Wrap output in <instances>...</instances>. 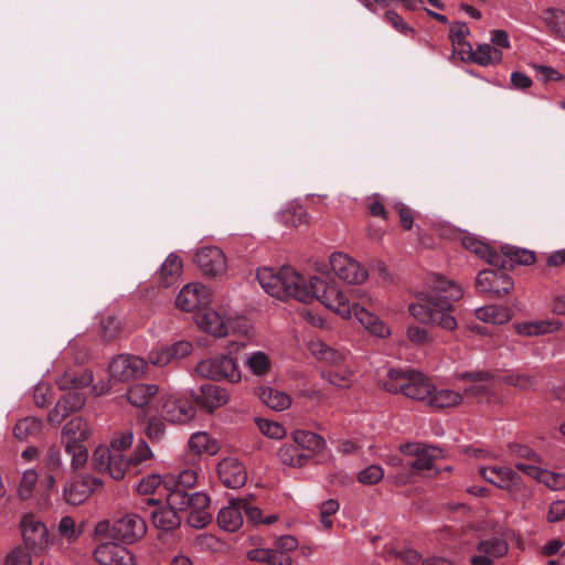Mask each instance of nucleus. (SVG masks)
<instances>
[{
    "label": "nucleus",
    "mask_w": 565,
    "mask_h": 565,
    "mask_svg": "<svg viewBox=\"0 0 565 565\" xmlns=\"http://www.w3.org/2000/svg\"><path fill=\"white\" fill-rule=\"evenodd\" d=\"M94 380L92 371H83L81 374L65 372L58 380L57 385L63 391H75L88 386Z\"/></svg>",
    "instance_id": "nucleus-42"
},
{
    "label": "nucleus",
    "mask_w": 565,
    "mask_h": 565,
    "mask_svg": "<svg viewBox=\"0 0 565 565\" xmlns=\"http://www.w3.org/2000/svg\"><path fill=\"white\" fill-rule=\"evenodd\" d=\"M211 302L210 289L205 286L191 282L185 285L179 292L175 305L179 309L186 312L195 310L201 311Z\"/></svg>",
    "instance_id": "nucleus-12"
},
{
    "label": "nucleus",
    "mask_w": 565,
    "mask_h": 565,
    "mask_svg": "<svg viewBox=\"0 0 565 565\" xmlns=\"http://www.w3.org/2000/svg\"><path fill=\"white\" fill-rule=\"evenodd\" d=\"M277 455L281 463L294 468L305 466L310 459V456L305 454L296 444L282 445Z\"/></svg>",
    "instance_id": "nucleus-41"
},
{
    "label": "nucleus",
    "mask_w": 565,
    "mask_h": 565,
    "mask_svg": "<svg viewBox=\"0 0 565 565\" xmlns=\"http://www.w3.org/2000/svg\"><path fill=\"white\" fill-rule=\"evenodd\" d=\"M463 296L462 288L452 280L437 276L430 282L429 290L419 291L417 301L408 306L412 317L422 323L437 326L447 331H454L458 322L454 317V302Z\"/></svg>",
    "instance_id": "nucleus-1"
},
{
    "label": "nucleus",
    "mask_w": 565,
    "mask_h": 565,
    "mask_svg": "<svg viewBox=\"0 0 565 565\" xmlns=\"http://www.w3.org/2000/svg\"><path fill=\"white\" fill-rule=\"evenodd\" d=\"M480 292L492 294L498 297L508 295L514 286L513 279L502 270H481L476 279Z\"/></svg>",
    "instance_id": "nucleus-11"
},
{
    "label": "nucleus",
    "mask_w": 565,
    "mask_h": 565,
    "mask_svg": "<svg viewBox=\"0 0 565 565\" xmlns=\"http://www.w3.org/2000/svg\"><path fill=\"white\" fill-rule=\"evenodd\" d=\"M307 290L309 302L317 299L343 318L354 316L366 330L376 337L386 338L391 334L390 328L382 320L360 305L351 303L348 296L335 285H329L323 279L312 276L308 280Z\"/></svg>",
    "instance_id": "nucleus-2"
},
{
    "label": "nucleus",
    "mask_w": 565,
    "mask_h": 565,
    "mask_svg": "<svg viewBox=\"0 0 565 565\" xmlns=\"http://www.w3.org/2000/svg\"><path fill=\"white\" fill-rule=\"evenodd\" d=\"M195 321L203 331L215 337L222 338L227 335V320L207 306L198 312Z\"/></svg>",
    "instance_id": "nucleus-22"
},
{
    "label": "nucleus",
    "mask_w": 565,
    "mask_h": 565,
    "mask_svg": "<svg viewBox=\"0 0 565 565\" xmlns=\"http://www.w3.org/2000/svg\"><path fill=\"white\" fill-rule=\"evenodd\" d=\"M244 499H232L230 504L220 510L217 522L220 526L228 532H235L243 525Z\"/></svg>",
    "instance_id": "nucleus-24"
},
{
    "label": "nucleus",
    "mask_w": 565,
    "mask_h": 565,
    "mask_svg": "<svg viewBox=\"0 0 565 565\" xmlns=\"http://www.w3.org/2000/svg\"><path fill=\"white\" fill-rule=\"evenodd\" d=\"M195 408L191 401L177 395L162 397L161 414L168 422L175 424L189 423L195 416Z\"/></svg>",
    "instance_id": "nucleus-13"
},
{
    "label": "nucleus",
    "mask_w": 565,
    "mask_h": 565,
    "mask_svg": "<svg viewBox=\"0 0 565 565\" xmlns=\"http://www.w3.org/2000/svg\"><path fill=\"white\" fill-rule=\"evenodd\" d=\"M469 50L471 51L470 58L481 66L499 64L503 58V54L499 49L487 43L477 45L475 51L469 45Z\"/></svg>",
    "instance_id": "nucleus-34"
},
{
    "label": "nucleus",
    "mask_w": 565,
    "mask_h": 565,
    "mask_svg": "<svg viewBox=\"0 0 565 565\" xmlns=\"http://www.w3.org/2000/svg\"><path fill=\"white\" fill-rule=\"evenodd\" d=\"M20 526L26 548L43 551L47 546V530L40 520L26 514L21 519Z\"/></svg>",
    "instance_id": "nucleus-17"
},
{
    "label": "nucleus",
    "mask_w": 565,
    "mask_h": 565,
    "mask_svg": "<svg viewBox=\"0 0 565 565\" xmlns=\"http://www.w3.org/2000/svg\"><path fill=\"white\" fill-rule=\"evenodd\" d=\"M321 376L332 385L340 388H349L353 384V371L348 363L334 369L324 367L321 370Z\"/></svg>",
    "instance_id": "nucleus-35"
},
{
    "label": "nucleus",
    "mask_w": 565,
    "mask_h": 565,
    "mask_svg": "<svg viewBox=\"0 0 565 565\" xmlns=\"http://www.w3.org/2000/svg\"><path fill=\"white\" fill-rule=\"evenodd\" d=\"M399 448L402 452L416 458L411 467L418 471L433 469L435 461L444 457L440 448L426 444H405L401 445Z\"/></svg>",
    "instance_id": "nucleus-18"
},
{
    "label": "nucleus",
    "mask_w": 565,
    "mask_h": 565,
    "mask_svg": "<svg viewBox=\"0 0 565 565\" xmlns=\"http://www.w3.org/2000/svg\"><path fill=\"white\" fill-rule=\"evenodd\" d=\"M406 337L411 343L416 345H424L433 341L428 330L418 326H408Z\"/></svg>",
    "instance_id": "nucleus-56"
},
{
    "label": "nucleus",
    "mask_w": 565,
    "mask_h": 565,
    "mask_svg": "<svg viewBox=\"0 0 565 565\" xmlns=\"http://www.w3.org/2000/svg\"><path fill=\"white\" fill-rule=\"evenodd\" d=\"M292 440L300 449L310 450L312 452H320L326 447L323 437L309 430H295L292 433Z\"/></svg>",
    "instance_id": "nucleus-39"
},
{
    "label": "nucleus",
    "mask_w": 565,
    "mask_h": 565,
    "mask_svg": "<svg viewBox=\"0 0 565 565\" xmlns=\"http://www.w3.org/2000/svg\"><path fill=\"white\" fill-rule=\"evenodd\" d=\"M57 530L60 535L68 543L77 541L82 534V529L76 526L75 520L70 515L61 519Z\"/></svg>",
    "instance_id": "nucleus-48"
},
{
    "label": "nucleus",
    "mask_w": 565,
    "mask_h": 565,
    "mask_svg": "<svg viewBox=\"0 0 565 565\" xmlns=\"http://www.w3.org/2000/svg\"><path fill=\"white\" fill-rule=\"evenodd\" d=\"M561 328L562 322L556 319L522 322L515 324L516 332L526 337H537L553 333L558 331Z\"/></svg>",
    "instance_id": "nucleus-30"
},
{
    "label": "nucleus",
    "mask_w": 565,
    "mask_h": 565,
    "mask_svg": "<svg viewBox=\"0 0 565 565\" xmlns=\"http://www.w3.org/2000/svg\"><path fill=\"white\" fill-rule=\"evenodd\" d=\"M92 434L89 424L82 417L67 422L62 428L61 440L65 451L72 456V467L77 470L83 468L88 459V449L84 443Z\"/></svg>",
    "instance_id": "nucleus-6"
},
{
    "label": "nucleus",
    "mask_w": 565,
    "mask_h": 565,
    "mask_svg": "<svg viewBox=\"0 0 565 565\" xmlns=\"http://www.w3.org/2000/svg\"><path fill=\"white\" fill-rule=\"evenodd\" d=\"M460 377L469 379L472 382V385L466 388V394L468 395L482 396L492 388V376L488 372H466Z\"/></svg>",
    "instance_id": "nucleus-36"
},
{
    "label": "nucleus",
    "mask_w": 565,
    "mask_h": 565,
    "mask_svg": "<svg viewBox=\"0 0 565 565\" xmlns=\"http://www.w3.org/2000/svg\"><path fill=\"white\" fill-rule=\"evenodd\" d=\"M565 519V501L556 500L550 504L547 521L551 523L559 522Z\"/></svg>",
    "instance_id": "nucleus-64"
},
{
    "label": "nucleus",
    "mask_w": 565,
    "mask_h": 565,
    "mask_svg": "<svg viewBox=\"0 0 565 565\" xmlns=\"http://www.w3.org/2000/svg\"><path fill=\"white\" fill-rule=\"evenodd\" d=\"M195 373L202 377L237 383L242 379L236 360L226 354L209 358L200 361L195 366Z\"/></svg>",
    "instance_id": "nucleus-9"
},
{
    "label": "nucleus",
    "mask_w": 565,
    "mask_h": 565,
    "mask_svg": "<svg viewBox=\"0 0 565 565\" xmlns=\"http://www.w3.org/2000/svg\"><path fill=\"white\" fill-rule=\"evenodd\" d=\"M257 425L259 430L269 438L280 439L286 435V429L277 422L258 419Z\"/></svg>",
    "instance_id": "nucleus-54"
},
{
    "label": "nucleus",
    "mask_w": 565,
    "mask_h": 565,
    "mask_svg": "<svg viewBox=\"0 0 565 565\" xmlns=\"http://www.w3.org/2000/svg\"><path fill=\"white\" fill-rule=\"evenodd\" d=\"M102 486L103 481L100 479L86 475L67 482L64 487L63 497L68 504L78 505Z\"/></svg>",
    "instance_id": "nucleus-16"
},
{
    "label": "nucleus",
    "mask_w": 565,
    "mask_h": 565,
    "mask_svg": "<svg viewBox=\"0 0 565 565\" xmlns=\"http://www.w3.org/2000/svg\"><path fill=\"white\" fill-rule=\"evenodd\" d=\"M179 508L171 507H159L151 513L152 524L162 531H172L180 526L181 518L178 513Z\"/></svg>",
    "instance_id": "nucleus-29"
},
{
    "label": "nucleus",
    "mask_w": 565,
    "mask_h": 565,
    "mask_svg": "<svg viewBox=\"0 0 565 565\" xmlns=\"http://www.w3.org/2000/svg\"><path fill=\"white\" fill-rule=\"evenodd\" d=\"M258 398L269 408L280 412L290 406V397L282 392L267 386H260L256 390Z\"/></svg>",
    "instance_id": "nucleus-31"
},
{
    "label": "nucleus",
    "mask_w": 565,
    "mask_h": 565,
    "mask_svg": "<svg viewBox=\"0 0 565 565\" xmlns=\"http://www.w3.org/2000/svg\"><path fill=\"white\" fill-rule=\"evenodd\" d=\"M38 481V473L33 469L25 470L18 488L19 497L26 500L32 497L34 486Z\"/></svg>",
    "instance_id": "nucleus-51"
},
{
    "label": "nucleus",
    "mask_w": 565,
    "mask_h": 565,
    "mask_svg": "<svg viewBox=\"0 0 565 565\" xmlns=\"http://www.w3.org/2000/svg\"><path fill=\"white\" fill-rule=\"evenodd\" d=\"M279 221L292 227H300L302 225L309 224V215L303 206L289 203L284 210H281L278 214Z\"/></svg>",
    "instance_id": "nucleus-38"
},
{
    "label": "nucleus",
    "mask_w": 565,
    "mask_h": 565,
    "mask_svg": "<svg viewBox=\"0 0 565 565\" xmlns=\"http://www.w3.org/2000/svg\"><path fill=\"white\" fill-rule=\"evenodd\" d=\"M147 362L137 355L118 354L111 359L108 364V381L99 382L93 386L96 395H103L110 391V384L128 382L142 375L146 371Z\"/></svg>",
    "instance_id": "nucleus-7"
},
{
    "label": "nucleus",
    "mask_w": 565,
    "mask_h": 565,
    "mask_svg": "<svg viewBox=\"0 0 565 565\" xmlns=\"http://www.w3.org/2000/svg\"><path fill=\"white\" fill-rule=\"evenodd\" d=\"M470 31L465 22H454L450 25V40L452 44L462 45Z\"/></svg>",
    "instance_id": "nucleus-61"
},
{
    "label": "nucleus",
    "mask_w": 565,
    "mask_h": 565,
    "mask_svg": "<svg viewBox=\"0 0 565 565\" xmlns=\"http://www.w3.org/2000/svg\"><path fill=\"white\" fill-rule=\"evenodd\" d=\"M198 473L192 469H185L178 476L167 475L162 479V483L167 493H174L180 491L181 493H190L189 490L196 483Z\"/></svg>",
    "instance_id": "nucleus-26"
},
{
    "label": "nucleus",
    "mask_w": 565,
    "mask_h": 565,
    "mask_svg": "<svg viewBox=\"0 0 565 565\" xmlns=\"http://www.w3.org/2000/svg\"><path fill=\"white\" fill-rule=\"evenodd\" d=\"M228 398L230 394L226 388L212 383L203 384L194 396L196 404L210 413L225 405Z\"/></svg>",
    "instance_id": "nucleus-21"
},
{
    "label": "nucleus",
    "mask_w": 565,
    "mask_h": 565,
    "mask_svg": "<svg viewBox=\"0 0 565 565\" xmlns=\"http://www.w3.org/2000/svg\"><path fill=\"white\" fill-rule=\"evenodd\" d=\"M159 387L156 384L138 383L127 392V399L136 407H145L158 394Z\"/></svg>",
    "instance_id": "nucleus-32"
},
{
    "label": "nucleus",
    "mask_w": 565,
    "mask_h": 565,
    "mask_svg": "<svg viewBox=\"0 0 565 565\" xmlns=\"http://www.w3.org/2000/svg\"><path fill=\"white\" fill-rule=\"evenodd\" d=\"M330 266L333 273L348 284H362L369 276L367 270L359 262L343 253H333L330 256Z\"/></svg>",
    "instance_id": "nucleus-10"
},
{
    "label": "nucleus",
    "mask_w": 565,
    "mask_h": 565,
    "mask_svg": "<svg viewBox=\"0 0 565 565\" xmlns=\"http://www.w3.org/2000/svg\"><path fill=\"white\" fill-rule=\"evenodd\" d=\"M256 277L264 290L275 298H295L309 302L308 281L290 266H282L277 270L263 267L257 270Z\"/></svg>",
    "instance_id": "nucleus-3"
},
{
    "label": "nucleus",
    "mask_w": 565,
    "mask_h": 565,
    "mask_svg": "<svg viewBox=\"0 0 565 565\" xmlns=\"http://www.w3.org/2000/svg\"><path fill=\"white\" fill-rule=\"evenodd\" d=\"M463 247L484 259L492 266H504V260L500 253L495 252L490 245L473 236H466L462 239Z\"/></svg>",
    "instance_id": "nucleus-25"
},
{
    "label": "nucleus",
    "mask_w": 565,
    "mask_h": 565,
    "mask_svg": "<svg viewBox=\"0 0 565 565\" xmlns=\"http://www.w3.org/2000/svg\"><path fill=\"white\" fill-rule=\"evenodd\" d=\"M383 468L379 465H371L365 469L361 470L358 473L356 479L362 484L373 486L379 483L383 479Z\"/></svg>",
    "instance_id": "nucleus-50"
},
{
    "label": "nucleus",
    "mask_w": 565,
    "mask_h": 565,
    "mask_svg": "<svg viewBox=\"0 0 565 565\" xmlns=\"http://www.w3.org/2000/svg\"><path fill=\"white\" fill-rule=\"evenodd\" d=\"M246 366L255 375H265L270 369V360L264 352L257 351L250 353L246 359Z\"/></svg>",
    "instance_id": "nucleus-46"
},
{
    "label": "nucleus",
    "mask_w": 565,
    "mask_h": 565,
    "mask_svg": "<svg viewBox=\"0 0 565 565\" xmlns=\"http://www.w3.org/2000/svg\"><path fill=\"white\" fill-rule=\"evenodd\" d=\"M167 504L179 508L180 511L189 510L188 524L194 529H203L211 520L210 498L204 492L167 493Z\"/></svg>",
    "instance_id": "nucleus-8"
},
{
    "label": "nucleus",
    "mask_w": 565,
    "mask_h": 565,
    "mask_svg": "<svg viewBox=\"0 0 565 565\" xmlns=\"http://www.w3.org/2000/svg\"><path fill=\"white\" fill-rule=\"evenodd\" d=\"M134 440V434L130 430L116 433L110 441L111 450L121 452L129 448Z\"/></svg>",
    "instance_id": "nucleus-59"
},
{
    "label": "nucleus",
    "mask_w": 565,
    "mask_h": 565,
    "mask_svg": "<svg viewBox=\"0 0 565 565\" xmlns=\"http://www.w3.org/2000/svg\"><path fill=\"white\" fill-rule=\"evenodd\" d=\"M542 18L552 32L565 39V10L547 8Z\"/></svg>",
    "instance_id": "nucleus-44"
},
{
    "label": "nucleus",
    "mask_w": 565,
    "mask_h": 565,
    "mask_svg": "<svg viewBox=\"0 0 565 565\" xmlns=\"http://www.w3.org/2000/svg\"><path fill=\"white\" fill-rule=\"evenodd\" d=\"M250 561L268 563L269 565H291V557L276 548H254L247 553Z\"/></svg>",
    "instance_id": "nucleus-33"
},
{
    "label": "nucleus",
    "mask_w": 565,
    "mask_h": 565,
    "mask_svg": "<svg viewBox=\"0 0 565 565\" xmlns=\"http://www.w3.org/2000/svg\"><path fill=\"white\" fill-rule=\"evenodd\" d=\"M130 465L129 459H125L121 452L113 451L109 468L106 469V472H108L111 478L120 480L125 477L126 470Z\"/></svg>",
    "instance_id": "nucleus-49"
},
{
    "label": "nucleus",
    "mask_w": 565,
    "mask_h": 565,
    "mask_svg": "<svg viewBox=\"0 0 565 565\" xmlns=\"http://www.w3.org/2000/svg\"><path fill=\"white\" fill-rule=\"evenodd\" d=\"M218 477L227 488H239L245 484L247 475L244 466L233 457L224 458L217 466Z\"/></svg>",
    "instance_id": "nucleus-20"
},
{
    "label": "nucleus",
    "mask_w": 565,
    "mask_h": 565,
    "mask_svg": "<svg viewBox=\"0 0 565 565\" xmlns=\"http://www.w3.org/2000/svg\"><path fill=\"white\" fill-rule=\"evenodd\" d=\"M42 429V422L35 417H25L20 419L14 428L13 434L20 440H25L29 437L38 436Z\"/></svg>",
    "instance_id": "nucleus-45"
},
{
    "label": "nucleus",
    "mask_w": 565,
    "mask_h": 565,
    "mask_svg": "<svg viewBox=\"0 0 565 565\" xmlns=\"http://www.w3.org/2000/svg\"><path fill=\"white\" fill-rule=\"evenodd\" d=\"M147 532L146 521L137 513L130 512L116 519L99 521L94 529L96 537H110L124 544H132Z\"/></svg>",
    "instance_id": "nucleus-5"
},
{
    "label": "nucleus",
    "mask_w": 565,
    "mask_h": 565,
    "mask_svg": "<svg viewBox=\"0 0 565 565\" xmlns=\"http://www.w3.org/2000/svg\"><path fill=\"white\" fill-rule=\"evenodd\" d=\"M462 396L459 392L441 388L436 390L434 386V391L431 392L427 405L434 408H447L455 407L461 404Z\"/></svg>",
    "instance_id": "nucleus-37"
},
{
    "label": "nucleus",
    "mask_w": 565,
    "mask_h": 565,
    "mask_svg": "<svg viewBox=\"0 0 565 565\" xmlns=\"http://www.w3.org/2000/svg\"><path fill=\"white\" fill-rule=\"evenodd\" d=\"M476 317L483 322L503 324L511 320V310L494 305L484 306L476 310Z\"/></svg>",
    "instance_id": "nucleus-40"
},
{
    "label": "nucleus",
    "mask_w": 565,
    "mask_h": 565,
    "mask_svg": "<svg viewBox=\"0 0 565 565\" xmlns=\"http://www.w3.org/2000/svg\"><path fill=\"white\" fill-rule=\"evenodd\" d=\"M500 256L504 266H497L500 269H512L515 265H531L536 257L532 250L505 245L501 248Z\"/></svg>",
    "instance_id": "nucleus-28"
},
{
    "label": "nucleus",
    "mask_w": 565,
    "mask_h": 565,
    "mask_svg": "<svg viewBox=\"0 0 565 565\" xmlns=\"http://www.w3.org/2000/svg\"><path fill=\"white\" fill-rule=\"evenodd\" d=\"M189 447L195 454L215 455L218 451V444L204 431L193 434L189 440Z\"/></svg>",
    "instance_id": "nucleus-43"
},
{
    "label": "nucleus",
    "mask_w": 565,
    "mask_h": 565,
    "mask_svg": "<svg viewBox=\"0 0 565 565\" xmlns=\"http://www.w3.org/2000/svg\"><path fill=\"white\" fill-rule=\"evenodd\" d=\"M478 550L489 557H501L509 551L508 543L499 537L481 541L478 544Z\"/></svg>",
    "instance_id": "nucleus-47"
},
{
    "label": "nucleus",
    "mask_w": 565,
    "mask_h": 565,
    "mask_svg": "<svg viewBox=\"0 0 565 565\" xmlns=\"http://www.w3.org/2000/svg\"><path fill=\"white\" fill-rule=\"evenodd\" d=\"M384 19L399 33L407 35L414 32V29L394 10H387Z\"/></svg>",
    "instance_id": "nucleus-57"
},
{
    "label": "nucleus",
    "mask_w": 565,
    "mask_h": 565,
    "mask_svg": "<svg viewBox=\"0 0 565 565\" xmlns=\"http://www.w3.org/2000/svg\"><path fill=\"white\" fill-rule=\"evenodd\" d=\"M61 401L71 413H74L84 406L86 398L81 392L68 391L61 397Z\"/></svg>",
    "instance_id": "nucleus-58"
},
{
    "label": "nucleus",
    "mask_w": 565,
    "mask_h": 565,
    "mask_svg": "<svg viewBox=\"0 0 565 565\" xmlns=\"http://www.w3.org/2000/svg\"><path fill=\"white\" fill-rule=\"evenodd\" d=\"M164 429L166 426L163 422L159 418L153 417L149 419L145 433L150 440L157 441L161 439V437L163 436Z\"/></svg>",
    "instance_id": "nucleus-62"
},
{
    "label": "nucleus",
    "mask_w": 565,
    "mask_h": 565,
    "mask_svg": "<svg viewBox=\"0 0 565 565\" xmlns=\"http://www.w3.org/2000/svg\"><path fill=\"white\" fill-rule=\"evenodd\" d=\"M102 330L105 340H114L121 330V322L118 317L109 315L102 320Z\"/></svg>",
    "instance_id": "nucleus-55"
},
{
    "label": "nucleus",
    "mask_w": 565,
    "mask_h": 565,
    "mask_svg": "<svg viewBox=\"0 0 565 565\" xmlns=\"http://www.w3.org/2000/svg\"><path fill=\"white\" fill-rule=\"evenodd\" d=\"M195 263L205 276L216 277L226 270V257L216 246H205L199 249Z\"/></svg>",
    "instance_id": "nucleus-19"
},
{
    "label": "nucleus",
    "mask_w": 565,
    "mask_h": 565,
    "mask_svg": "<svg viewBox=\"0 0 565 565\" xmlns=\"http://www.w3.org/2000/svg\"><path fill=\"white\" fill-rule=\"evenodd\" d=\"M480 473L486 481L511 494H515L524 488L521 477L509 467L481 468Z\"/></svg>",
    "instance_id": "nucleus-14"
},
{
    "label": "nucleus",
    "mask_w": 565,
    "mask_h": 565,
    "mask_svg": "<svg viewBox=\"0 0 565 565\" xmlns=\"http://www.w3.org/2000/svg\"><path fill=\"white\" fill-rule=\"evenodd\" d=\"M94 557L100 565H135V555L116 542H104L94 550Z\"/></svg>",
    "instance_id": "nucleus-15"
},
{
    "label": "nucleus",
    "mask_w": 565,
    "mask_h": 565,
    "mask_svg": "<svg viewBox=\"0 0 565 565\" xmlns=\"http://www.w3.org/2000/svg\"><path fill=\"white\" fill-rule=\"evenodd\" d=\"M539 482L545 484L547 488L557 491L565 488V475L559 472H553L546 469H542L540 473Z\"/></svg>",
    "instance_id": "nucleus-52"
},
{
    "label": "nucleus",
    "mask_w": 565,
    "mask_h": 565,
    "mask_svg": "<svg viewBox=\"0 0 565 565\" xmlns=\"http://www.w3.org/2000/svg\"><path fill=\"white\" fill-rule=\"evenodd\" d=\"M380 384L390 393H402L408 398L426 403L434 391L429 380L414 370L391 369L387 379L382 380Z\"/></svg>",
    "instance_id": "nucleus-4"
},
{
    "label": "nucleus",
    "mask_w": 565,
    "mask_h": 565,
    "mask_svg": "<svg viewBox=\"0 0 565 565\" xmlns=\"http://www.w3.org/2000/svg\"><path fill=\"white\" fill-rule=\"evenodd\" d=\"M310 353L327 367H338L348 363L349 354L338 351L322 341H311L309 343Z\"/></svg>",
    "instance_id": "nucleus-23"
},
{
    "label": "nucleus",
    "mask_w": 565,
    "mask_h": 565,
    "mask_svg": "<svg viewBox=\"0 0 565 565\" xmlns=\"http://www.w3.org/2000/svg\"><path fill=\"white\" fill-rule=\"evenodd\" d=\"M183 270V262L175 253L169 254L158 271V281L168 288L177 282Z\"/></svg>",
    "instance_id": "nucleus-27"
},
{
    "label": "nucleus",
    "mask_w": 565,
    "mask_h": 565,
    "mask_svg": "<svg viewBox=\"0 0 565 565\" xmlns=\"http://www.w3.org/2000/svg\"><path fill=\"white\" fill-rule=\"evenodd\" d=\"M31 555L22 547L14 548L6 559V565H31Z\"/></svg>",
    "instance_id": "nucleus-63"
},
{
    "label": "nucleus",
    "mask_w": 565,
    "mask_h": 565,
    "mask_svg": "<svg viewBox=\"0 0 565 565\" xmlns=\"http://www.w3.org/2000/svg\"><path fill=\"white\" fill-rule=\"evenodd\" d=\"M113 450L105 446H98L93 452L92 463L95 470L106 472L109 468Z\"/></svg>",
    "instance_id": "nucleus-53"
},
{
    "label": "nucleus",
    "mask_w": 565,
    "mask_h": 565,
    "mask_svg": "<svg viewBox=\"0 0 565 565\" xmlns=\"http://www.w3.org/2000/svg\"><path fill=\"white\" fill-rule=\"evenodd\" d=\"M504 383L521 390H527L535 383V379L527 374H509L504 377Z\"/></svg>",
    "instance_id": "nucleus-60"
}]
</instances>
